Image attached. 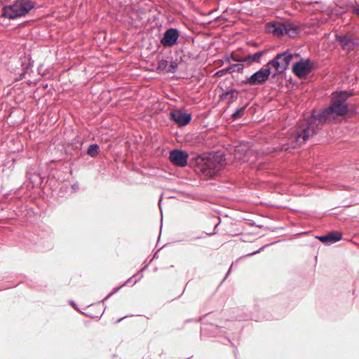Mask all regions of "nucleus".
I'll return each instance as SVG.
<instances>
[{
    "mask_svg": "<svg viewBox=\"0 0 359 359\" xmlns=\"http://www.w3.org/2000/svg\"><path fill=\"white\" fill-rule=\"evenodd\" d=\"M334 120V114L327 107L318 114H313L308 120L307 126L301 132L294 133L291 135L289 146L283 149L287 150L289 148H296L304 144L310 137L317 133L318 125L332 122Z\"/></svg>",
    "mask_w": 359,
    "mask_h": 359,
    "instance_id": "obj_1",
    "label": "nucleus"
},
{
    "mask_svg": "<svg viewBox=\"0 0 359 359\" xmlns=\"http://www.w3.org/2000/svg\"><path fill=\"white\" fill-rule=\"evenodd\" d=\"M35 6L32 0H16L2 8L1 15L9 20H14L27 15Z\"/></svg>",
    "mask_w": 359,
    "mask_h": 359,
    "instance_id": "obj_2",
    "label": "nucleus"
},
{
    "mask_svg": "<svg viewBox=\"0 0 359 359\" xmlns=\"http://www.w3.org/2000/svg\"><path fill=\"white\" fill-rule=\"evenodd\" d=\"M266 30L278 37L287 34L290 37L293 38L299 32V27L290 21L271 22L267 24Z\"/></svg>",
    "mask_w": 359,
    "mask_h": 359,
    "instance_id": "obj_3",
    "label": "nucleus"
},
{
    "mask_svg": "<svg viewBox=\"0 0 359 359\" xmlns=\"http://www.w3.org/2000/svg\"><path fill=\"white\" fill-rule=\"evenodd\" d=\"M351 95V93L346 90L334 92L332 95V102L328 107L330 111L337 116H346L348 112L347 101Z\"/></svg>",
    "mask_w": 359,
    "mask_h": 359,
    "instance_id": "obj_4",
    "label": "nucleus"
},
{
    "mask_svg": "<svg viewBox=\"0 0 359 359\" xmlns=\"http://www.w3.org/2000/svg\"><path fill=\"white\" fill-rule=\"evenodd\" d=\"M224 163V160L222 158L213 157L208 158L200 166V172L205 177H213L219 173Z\"/></svg>",
    "mask_w": 359,
    "mask_h": 359,
    "instance_id": "obj_5",
    "label": "nucleus"
},
{
    "mask_svg": "<svg viewBox=\"0 0 359 359\" xmlns=\"http://www.w3.org/2000/svg\"><path fill=\"white\" fill-rule=\"evenodd\" d=\"M293 58V55L289 51H284L277 54L274 58L271 60L267 66H273L277 73H283L287 68Z\"/></svg>",
    "mask_w": 359,
    "mask_h": 359,
    "instance_id": "obj_6",
    "label": "nucleus"
},
{
    "mask_svg": "<svg viewBox=\"0 0 359 359\" xmlns=\"http://www.w3.org/2000/svg\"><path fill=\"white\" fill-rule=\"evenodd\" d=\"M336 40L342 50L348 53L359 46V38L352 32H347L343 35L336 34Z\"/></svg>",
    "mask_w": 359,
    "mask_h": 359,
    "instance_id": "obj_7",
    "label": "nucleus"
},
{
    "mask_svg": "<svg viewBox=\"0 0 359 359\" xmlns=\"http://www.w3.org/2000/svg\"><path fill=\"white\" fill-rule=\"evenodd\" d=\"M271 74V68L266 65V67L261 68L250 76H246L245 79L241 81V83L250 86L262 85L269 79Z\"/></svg>",
    "mask_w": 359,
    "mask_h": 359,
    "instance_id": "obj_8",
    "label": "nucleus"
},
{
    "mask_svg": "<svg viewBox=\"0 0 359 359\" xmlns=\"http://www.w3.org/2000/svg\"><path fill=\"white\" fill-rule=\"evenodd\" d=\"M313 69V66L310 59H301L293 65L292 72L298 78H306Z\"/></svg>",
    "mask_w": 359,
    "mask_h": 359,
    "instance_id": "obj_9",
    "label": "nucleus"
},
{
    "mask_svg": "<svg viewBox=\"0 0 359 359\" xmlns=\"http://www.w3.org/2000/svg\"><path fill=\"white\" fill-rule=\"evenodd\" d=\"M180 32L176 28H169L163 34L161 43L164 47H172L177 43Z\"/></svg>",
    "mask_w": 359,
    "mask_h": 359,
    "instance_id": "obj_10",
    "label": "nucleus"
},
{
    "mask_svg": "<svg viewBox=\"0 0 359 359\" xmlns=\"http://www.w3.org/2000/svg\"><path fill=\"white\" fill-rule=\"evenodd\" d=\"M189 154L187 151L177 149L170 151L169 155L170 162L179 167L186 166Z\"/></svg>",
    "mask_w": 359,
    "mask_h": 359,
    "instance_id": "obj_11",
    "label": "nucleus"
},
{
    "mask_svg": "<svg viewBox=\"0 0 359 359\" xmlns=\"http://www.w3.org/2000/svg\"><path fill=\"white\" fill-rule=\"evenodd\" d=\"M170 118L179 126H185L191 122V114L180 109H176L170 113Z\"/></svg>",
    "mask_w": 359,
    "mask_h": 359,
    "instance_id": "obj_12",
    "label": "nucleus"
},
{
    "mask_svg": "<svg viewBox=\"0 0 359 359\" xmlns=\"http://www.w3.org/2000/svg\"><path fill=\"white\" fill-rule=\"evenodd\" d=\"M234 152L236 158L245 162L249 161L250 156L253 154V150L248 144H243L236 147Z\"/></svg>",
    "mask_w": 359,
    "mask_h": 359,
    "instance_id": "obj_13",
    "label": "nucleus"
},
{
    "mask_svg": "<svg viewBox=\"0 0 359 359\" xmlns=\"http://www.w3.org/2000/svg\"><path fill=\"white\" fill-rule=\"evenodd\" d=\"M264 51L259 50L254 54H249L245 57H232V60L238 62H248L250 64L254 62H260L261 57L264 55Z\"/></svg>",
    "mask_w": 359,
    "mask_h": 359,
    "instance_id": "obj_14",
    "label": "nucleus"
},
{
    "mask_svg": "<svg viewBox=\"0 0 359 359\" xmlns=\"http://www.w3.org/2000/svg\"><path fill=\"white\" fill-rule=\"evenodd\" d=\"M244 70V65L243 64L237 63V64H233L224 69H222L219 71H218L216 73V75L218 76H222L227 73H233L235 72L243 73Z\"/></svg>",
    "mask_w": 359,
    "mask_h": 359,
    "instance_id": "obj_15",
    "label": "nucleus"
},
{
    "mask_svg": "<svg viewBox=\"0 0 359 359\" xmlns=\"http://www.w3.org/2000/svg\"><path fill=\"white\" fill-rule=\"evenodd\" d=\"M222 93L219 95L220 100H230V103L236 101L238 97V91L235 88L224 90L221 87Z\"/></svg>",
    "mask_w": 359,
    "mask_h": 359,
    "instance_id": "obj_16",
    "label": "nucleus"
},
{
    "mask_svg": "<svg viewBox=\"0 0 359 359\" xmlns=\"http://www.w3.org/2000/svg\"><path fill=\"white\" fill-rule=\"evenodd\" d=\"M327 238H328V243H334L337 241H339L341 239L342 235L341 233L338 231H331L329 232L327 234Z\"/></svg>",
    "mask_w": 359,
    "mask_h": 359,
    "instance_id": "obj_17",
    "label": "nucleus"
},
{
    "mask_svg": "<svg viewBox=\"0 0 359 359\" xmlns=\"http://www.w3.org/2000/svg\"><path fill=\"white\" fill-rule=\"evenodd\" d=\"M100 151V149L99 145L97 144H93L88 147L87 154L90 157L95 158L97 156Z\"/></svg>",
    "mask_w": 359,
    "mask_h": 359,
    "instance_id": "obj_18",
    "label": "nucleus"
},
{
    "mask_svg": "<svg viewBox=\"0 0 359 359\" xmlns=\"http://www.w3.org/2000/svg\"><path fill=\"white\" fill-rule=\"evenodd\" d=\"M247 105L243 106L242 107L238 108L235 112L232 114V118L233 120H237L242 118L244 116L245 109Z\"/></svg>",
    "mask_w": 359,
    "mask_h": 359,
    "instance_id": "obj_19",
    "label": "nucleus"
},
{
    "mask_svg": "<svg viewBox=\"0 0 359 359\" xmlns=\"http://www.w3.org/2000/svg\"><path fill=\"white\" fill-rule=\"evenodd\" d=\"M263 318H264L263 316H260V315H259L257 313H252L248 317H246L245 318H240L239 320H255V321H259V320H262Z\"/></svg>",
    "mask_w": 359,
    "mask_h": 359,
    "instance_id": "obj_20",
    "label": "nucleus"
},
{
    "mask_svg": "<svg viewBox=\"0 0 359 359\" xmlns=\"http://www.w3.org/2000/svg\"><path fill=\"white\" fill-rule=\"evenodd\" d=\"M177 67V63L175 61H172L170 62V67H169V69L168 70V72H175L176 68Z\"/></svg>",
    "mask_w": 359,
    "mask_h": 359,
    "instance_id": "obj_21",
    "label": "nucleus"
},
{
    "mask_svg": "<svg viewBox=\"0 0 359 359\" xmlns=\"http://www.w3.org/2000/svg\"><path fill=\"white\" fill-rule=\"evenodd\" d=\"M121 287H122L121 285L118 287L114 288L102 302H103L104 301L108 299L111 296H112L114 294L116 293Z\"/></svg>",
    "mask_w": 359,
    "mask_h": 359,
    "instance_id": "obj_22",
    "label": "nucleus"
},
{
    "mask_svg": "<svg viewBox=\"0 0 359 359\" xmlns=\"http://www.w3.org/2000/svg\"><path fill=\"white\" fill-rule=\"evenodd\" d=\"M318 238L323 243H327V244H329L328 243V238H327V234L326 235H323V236H318Z\"/></svg>",
    "mask_w": 359,
    "mask_h": 359,
    "instance_id": "obj_23",
    "label": "nucleus"
},
{
    "mask_svg": "<svg viewBox=\"0 0 359 359\" xmlns=\"http://www.w3.org/2000/svg\"><path fill=\"white\" fill-rule=\"evenodd\" d=\"M167 64H168V62L167 60H161L159 61L158 62V67L159 68H165V67L167 66Z\"/></svg>",
    "mask_w": 359,
    "mask_h": 359,
    "instance_id": "obj_24",
    "label": "nucleus"
},
{
    "mask_svg": "<svg viewBox=\"0 0 359 359\" xmlns=\"http://www.w3.org/2000/svg\"><path fill=\"white\" fill-rule=\"evenodd\" d=\"M147 267H148V265H146L140 269V271H139V273L141 275H140V278L135 281V283H134L135 284L137 283L139 280H140V279L143 277L142 272L144 271V270H146Z\"/></svg>",
    "mask_w": 359,
    "mask_h": 359,
    "instance_id": "obj_25",
    "label": "nucleus"
},
{
    "mask_svg": "<svg viewBox=\"0 0 359 359\" xmlns=\"http://www.w3.org/2000/svg\"><path fill=\"white\" fill-rule=\"evenodd\" d=\"M263 248H264V247H262V248H259V250H256V251H255V252H252V253H249V254L248 255V256H252V255H255V254H257V253L259 252H260Z\"/></svg>",
    "mask_w": 359,
    "mask_h": 359,
    "instance_id": "obj_26",
    "label": "nucleus"
},
{
    "mask_svg": "<svg viewBox=\"0 0 359 359\" xmlns=\"http://www.w3.org/2000/svg\"><path fill=\"white\" fill-rule=\"evenodd\" d=\"M133 277L128 278L123 284L121 285V287H123L128 284H129L132 280Z\"/></svg>",
    "mask_w": 359,
    "mask_h": 359,
    "instance_id": "obj_27",
    "label": "nucleus"
},
{
    "mask_svg": "<svg viewBox=\"0 0 359 359\" xmlns=\"http://www.w3.org/2000/svg\"><path fill=\"white\" fill-rule=\"evenodd\" d=\"M72 188L73 189L74 191H76L79 189V184H74L72 186Z\"/></svg>",
    "mask_w": 359,
    "mask_h": 359,
    "instance_id": "obj_28",
    "label": "nucleus"
},
{
    "mask_svg": "<svg viewBox=\"0 0 359 359\" xmlns=\"http://www.w3.org/2000/svg\"><path fill=\"white\" fill-rule=\"evenodd\" d=\"M353 12L359 16V7H355L353 8Z\"/></svg>",
    "mask_w": 359,
    "mask_h": 359,
    "instance_id": "obj_29",
    "label": "nucleus"
},
{
    "mask_svg": "<svg viewBox=\"0 0 359 359\" xmlns=\"http://www.w3.org/2000/svg\"><path fill=\"white\" fill-rule=\"evenodd\" d=\"M232 266H233V264H231V266L230 269H229V271H228L227 273L226 274V276L224 277V280H224L226 278V277L229 275V273H230V272H231V270Z\"/></svg>",
    "mask_w": 359,
    "mask_h": 359,
    "instance_id": "obj_30",
    "label": "nucleus"
},
{
    "mask_svg": "<svg viewBox=\"0 0 359 359\" xmlns=\"http://www.w3.org/2000/svg\"><path fill=\"white\" fill-rule=\"evenodd\" d=\"M70 304L74 308L76 309V310H79L78 308L76 307V304L73 302V301H71L70 302Z\"/></svg>",
    "mask_w": 359,
    "mask_h": 359,
    "instance_id": "obj_31",
    "label": "nucleus"
},
{
    "mask_svg": "<svg viewBox=\"0 0 359 359\" xmlns=\"http://www.w3.org/2000/svg\"><path fill=\"white\" fill-rule=\"evenodd\" d=\"M202 238V236L194 237V238H192L191 239V241H194V240H195V239H199V238Z\"/></svg>",
    "mask_w": 359,
    "mask_h": 359,
    "instance_id": "obj_32",
    "label": "nucleus"
},
{
    "mask_svg": "<svg viewBox=\"0 0 359 359\" xmlns=\"http://www.w3.org/2000/svg\"><path fill=\"white\" fill-rule=\"evenodd\" d=\"M126 317H123V318H121L118 320H117L116 323H120L123 318H125Z\"/></svg>",
    "mask_w": 359,
    "mask_h": 359,
    "instance_id": "obj_33",
    "label": "nucleus"
}]
</instances>
